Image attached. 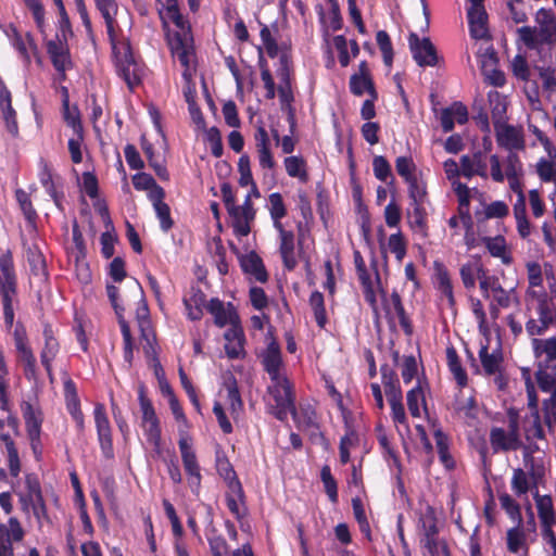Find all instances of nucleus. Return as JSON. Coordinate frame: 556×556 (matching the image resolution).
<instances>
[{"label": "nucleus", "instance_id": "obj_1", "mask_svg": "<svg viewBox=\"0 0 556 556\" xmlns=\"http://www.w3.org/2000/svg\"><path fill=\"white\" fill-rule=\"evenodd\" d=\"M207 312L213 316L217 327L230 325L225 337V352L229 358H238L243 352V329L240 316L232 303L225 304L218 298H213L206 305Z\"/></svg>", "mask_w": 556, "mask_h": 556}, {"label": "nucleus", "instance_id": "obj_2", "mask_svg": "<svg viewBox=\"0 0 556 556\" xmlns=\"http://www.w3.org/2000/svg\"><path fill=\"white\" fill-rule=\"evenodd\" d=\"M266 404L269 412L281 421L286 420L289 414L299 427L312 421L311 416H307V420H301L295 409L293 386L287 377L270 380L267 387Z\"/></svg>", "mask_w": 556, "mask_h": 556}, {"label": "nucleus", "instance_id": "obj_3", "mask_svg": "<svg viewBox=\"0 0 556 556\" xmlns=\"http://www.w3.org/2000/svg\"><path fill=\"white\" fill-rule=\"evenodd\" d=\"M0 300L3 308L4 324L11 329L14 324L15 309L20 306L17 275L11 250L0 255Z\"/></svg>", "mask_w": 556, "mask_h": 556}, {"label": "nucleus", "instance_id": "obj_4", "mask_svg": "<svg viewBox=\"0 0 556 556\" xmlns=\"http://www.w3.org/2000/svg\"><path fill=\"white\" fill-rule=\"evenodd\" d=\"M106 26L108 37L112 47V52L116 59V66L119 75L126 81L127 86L132 89L141 83V70L136 62L130 41L128 39L117 40L114 23V16L103 17Z\"/></svg>", "mask_w": 556, "mask_h": 556}, {"label": "nucleus", "instance_id": "obj_5", "mask_svg": "<svg viewBox=\"0 0 556 556\" xmlns=\"http://www.w3.org/2000/svg\"><path fill=\"white\" fill-rule=\"evenodd\" d=\"M168 47L174 59H177L184 67L182 79L184 87L182 93L187 103L195 102L197 100V88L192 81V66L191 60L194 55L193 47L190 43L189 38L179 33H175L168 36Z\"/></svg>", "mask_w": 556, "mask_h": 556}, {"label": "nucleus", "instance_id": "obj_6", "mask_svg": "<svg viewBox=\"0 0 556 556\" xmlns=\"http://www.w3.org/2000/svg\"><path fill=\"white\" fill-rule=\"evenodd\" d=\"M216 469L218 475L224 479L227 483L228 491L225 494V503L228 510L240 521L241 523V515L239 509V503H243V491L241 482L227 458H217L216 460Z\"/></svg>", "mask_w": 556, "mask_h": 556}, {"label": "nucleus", "instance_id": "obj_7", "mask_svg": "<svg viewBox=\"0 0 556 556\" xmlns=\"http://www.w3.org/2000/svg\"><path fill=\"white\" fill-rule=\"evenodd\" d=\"M480 290L485 299L491 301V315L498 316V307L508 308L518 304L515 288L504 289L495 276L482 277Z\"/></svg>", "mask_w": 556, "mask_h": 556}, {"label": "nucleus", "instance_id": "obj_8", "mask_svg": "<svg viewBox=\"0 0 556 556\" xmlns=\"http://www.w3.org/2000/svg\"><path fill=\"white\" fill-rule=\"evenodd\" d=\"M508 430L495 427L490 432V442L494 452L516 451L521 446L519 435V416L515 409L507 412Z\"/></svg>", "mask_w": 556, "mask_h": 556}, {"label": "nucleus", "instance_id": "obj_9", "mask_svg": "<svg viewBox=\"0 0 556 556\" xmlns=\"http://www.w3.org/2000/svg\"><path fill=\"white\" fill-rule=\"evenodd\" d=\"M138 401L141 410L142 426L144 427L147 440L159 451L162 442V430L160 420L151 400L147 396L146 387L140 384L138 388Z\"/></svg>", "mask_w": 556, "mask_h": 556}, {"label": "nucleus", "instance_id": "obj_10", "mask_svg": "<svg viewBox=\"0 0 556 556\" xmlns=\"http://www.w3.org/2000/svg\"><path fill=\"white\" fill-rule=\"evenodd\" d=\"M519 40L527 49L534 51L536 58H543L545 54L553 53V34L545 27L523 26L517 30Z\"/></svg>", "mask_w": 556, "mask_h": 556}, {"label": "nucleus", "instance_id": "obj_11", "mask_svg": "<svg viewBox=\"0 0 556 556\" xmlns=\"http://www.w3.org/2000/svg\"><path fill=\"white\" fill-rule=\"evenodd\" d=\"M495 140L500 148L508 153H516L526 149V139L522 127L505 124H497L494 127Z\"/></svg>", "mask_w": 556, "mask_h": 556}, {"label": "nucleus", "instance_id": "obj_12", "mask_svg": "<svg viewBox=\"0 0 556 556\" xmlns=\"http://www.w3.org/2000/svg\"><path fill=\"white\" fill-rule=\"evenodd\" d=\"M178 446L181 454V459L186 473L189 477V484L191 488H199L201 484V472L200 466L197 459V455L189 443L188 432L180 430V438Z\"/></svg>", "mask_w": 556, "mask_h": 556}, {"label": "nucleus", "instance_id": "obj_13", "mask_svg": "<svg viewBox=\"0 0 556 556\" xmlns=\"http://www.w3.org/2000/svg\"><path fill=\"white\" fill-rule=\"evenodd\" d=\"M408 42L413 58L419 66H435L438 64L437 49L429 38L420 39L412 33Z\"/></svg>", "mask_w": 556, "mask_h": 556}, {"label": "nucleus", "instance_id": "obj_14", "mask_svg": "<svg viewBox=\"0 0 556 556\" xmlns=\"http://www.w3.org/2000/svg\"><path fill=\"white\" fill-rule=\"evenodd\" d=\"M25 531L16 517L0 523V556H14L13 544L24 539Z\"/></svg>", "mask_w": 556, "mask_h": 556}, {"label": "nucleus", "instance_id": "obj_15", "mask_svg": "<svg viewBox=\"0 0 556 556\" xmlns=\"http://www.w3.org/2000/svg\"><path fill=\"white\" fill-rule=\"evenodd\" d=\"M220 192L231 223L233 235L240 240L243 237V205H236L235 192L230 184H222Z\"/></svg>", "mask_w": 556, "mask_h": 556}, {"label": "nucleus", "instance_id": "obj_16", "mask_svg": "<svg viewBox=\"0 0 556 556\" xmlns=\"http://www.w3.org/2000/svg\"><path fill=\"white\" fill-rule=\"evenodd\" d=\"M532 67L542 80L544 90L553 92L556 90V58L545 54L543 58H532Z\"/></svg>", "mask_w": 556, "mask_h": 556}, {"label": "nucleus", "instance_id": "obj_17", "mask_svg": "<svg viewBox=\"0 0 556 556\" xmlns=\"http://www.w3.org/2000/svg\"><path fill=\"white\" fill-rule=\"evenodd\" d=\"M47 53L54 68H72L73 61L71 58L67 39L64 40L61 33H56L55 40L51 39L47 42Z\"/></svg>", "mask_w": 556, "mask_h": 556}, {"label": "nucleus", "instance_id": "obj_18", "mask_svg": "<svg viewBox=\"0 0 556 556\" xmlns=\"http://www.w3.org/2000/svg\"><path fill=\"white\" fill-rule=\"evenodd\" d=\"M0 112L7 131L14 138L20 134L17 113L12 106V94L5 84L0 80Z\"/></svg>", "mask_w": 556, "mask_h": 556}, {"label": "nucleus", "instance_id": "obj_19", "mask_svg": "<svg viewBox=\"0 0 556 556\" xmlns=\"http://www.w3.org/2000/svg\"><path fill=\"white\" fill-rule=\"evenodd\" d=\"M536 366L556 365V337L533 338L531 341Z\"/></svg>", "mask_w": 556, "mask_h": 556}, {"label": "nucleus", "instance_id": "obj_20", "mask_svg": "<svg viewBox=\"0 0 556 556\" xmlns=\"http://www.w3.org/2000/svg\"><path fill=\"white\" fill-rule=\"evenodd\" d=\"M505 167V180H507L510 190L517 195L525 194L522 190L525 169L519 155L517 153H507Z\"/></svg>", "mask_w": 556, "mask_h": 556}, {"label": "nucleus", "instance_id": "obj_21", "mask_svg": "<svg viewBox=\"0 0 556 556\" xmlns=\"http://www.w3.org/2000/svg\"><path fill=\"white\" fill-rule=\"evenodd\" d=\"M149 200L152 202L156 216L160 220L161 229L167 232L174 225L170 216V208L164 202L165 191L163 188H157L153 192L148 193Z\"/></svg>", "mask_w": 556, "mask_h": 556}, {"label": "nucleus", "instance_id": "obj_22", "mask_svg": "<svg viewBox=\"0 0 556 556\" xmlns=\"http://www.w3.org/2000/svg\"><path fill=\"white\" fill-rule=\"evenodd\" d=\"M462 175L466 178L479 176L483 179L489 178L488 165L482 160L481 153H476L472 156L463 155L460 157Z\"/></svg>", "mask_w": 556, "mask_h": 556}, {"label": "nucleus", "instance_id": "obj_23", "mask_svg": "<svg viewBox=\"0 0 556 556\" xmlns=\"http://www.w3.org/2000/svg\"><path fill=\"white\" fill-rule=\"evenodd\" d=\"M137 283L138 291L140 293V301L136 309V319L138 321L141 338L147 341L149 348L153 350V344L150 340L149 332L151 330L150 312L144 299L142 287L139 282Z\"/></svg>", "mask_w": 556, "mask_h": 556}, {"label": "nucleus", "instance_id": "obj_24", "mask_svg": "<svg viewBox=\"0 0 556 556\" xmlns=\"http://www.w3.org/2000/svg\"><path fill=\"white\" fill-rule=\"evenodd\" d=\"M263 365L270 380L286 377L280 370L282 366L281 354L279 346L275 342L269 343L264 352Z\"/></svg>", "mask_w": 556, "mask_h": 556}, {"label": "nucleus", "instance_id": "obj_25", "mask_svg": "<svg viewBox=\"0 0 556 556\" xmlns=\"http://www.w3.org/2000/svg\"><path fill=\"white\" fill-rule=\"evenodd\" d=\"M468 23L470 35L475 39H483L488 36L486 20L488 15L484 7L469 8L468 9Z\"/></svg>", "mask_w": 556, "mask_h": 556}, {"label": "nucleus", "instance_id": "obj_26", "mask_svg": "<svg viewBox=\"0 0 556 556\" xmlns=\"http://www.w3.org/2000/svg\"><path fill=\"white\" fill-rule=\"evenodd\" d=\"M21 410L25 421L26 434L41 433L43 414L39 407H35L30 402L23 401Z\"/></svg>", "mask_w": 556, "mask_h": 556}, {"label": "nucleus", "instance_id": "obj_27", "mask_svg": "<svg viewBox=\"0 0 556 556\" xmlns=\"http://www.w3.org/2000/svg\"><path fill=\"white\" fill-rule=\"evenodd\" d=\"M459 274L462 282L467 290H471L476 287L477 279L479 280L480 285L482 281V277L491 276L486 274L482 264L479 261L468 262L462 265Z\"/></svg>", "mask_w": 556, "mask_h": 556}, {"label": "nucleus", "instance_id": "obj_28", "mask_svg": "<svg viewBox=\"0 0 556 556\" xmlns=\"http://www.w3.org/2000/svg\"><path fill=\"white\" fill-rule=\"evenodd\" d=\"M206 295L200 288H191L189 296L184 299V304L191 320H200L203 316Z\"/></svg>", "mask_w": 556, "mask_h": 556}, {"label": "nucleus", "instance_id": "obj_29", "mask_svg": "<svg viewBox=\"0 0 556 556\" xmlns=\"http://www.w3.org/2000/svg\"><path fill=\"white\" fill-rule=\"evenodd\" d=\"M141 149L148 160L149 166L154 170L161 180H168L169 173L162 160L155 154L153 144L144 137H141Z\"/></svg>", "mask_w": 556, "mask_h": 556}, {"label": "nucleus", "instance_id": "obj_30", "mask_svg": "<svg viewBox=\"0 0 556 556\" xmlns=\"http://www.w3.org/2000/svg\"><path fill=\"white\" fill-rule=\"evenodd\" d=\"M380 248L383 256L386 257L387 251L393 253L399 263H402L406 255L407 242L401 231L392 233L387 243L380 240Z\"/></svg>", "mask_w": 556, "mask_h": 556}, {"label": "nucleus", "instance_id": "obj_31", "mask_svg": "<svg viewBox=\"0 0 556 556\" xmlns=\"http://www.w3.org/2000/svg\"><path fill=\"white\" fill-rule=\"evenodd\" d=\"M483 242L489 253L493 257H497L502 261L503 264L508 265L513 262V257L510 252L507 249L506 241L504 237L496 236L493 238H484Z\"/></svg>", "mask_w": 556, "mask_h": 556}, {"label": "nucleus", "instance_id": "obj_32", "mask_svg": "<svg viewBox=\"0 0 556 556\" xmlns=\"http://www.w3.org/2000/svg\"><path fill=\"white\" fill-rule=\"evenodd\" d=\"M245 274H250L257 282L265 283L268 281V273L262 258L251 251L245 254Z\"/></svg>", "mask_w": 556, "mask_h": 556}, {"label": "nucleus", "instance_id": "obj_33", "mask_svg": "<svg viewBox=\"0 0 556 556\" xmlns=\"http://www.w3.org/2000/svg\"><path fill=\"white\" fill-rule=\"evenodd\" d=\"M223 386L227 392V401L229 403L231 413L233 414L241 408L242 400L238 381L232 375V372L228 371L224 375Z\"/></svg>", "mask_w": 556, "mask_h": 556}, {"label": "nucleus", "instance_id": "obj_34", "mask_svg": "<svg viewBox=\"0 0 556 556\" xmlns=\"http://www.w3.org/2000/svg\"><path fill=\"white\" fill-rule=\"evenodd\" d=\"M387 314L391 318H397L400 325L404 328L406 333H410V325L408 318L405 315L404 307L401 302V298L396 292H393L387 301Z\"/></svg>", "mask_w": 556, "mask_h": 556}, {"label": "nucleus", "instance_id": "obj_35", "mask_svg": "<svg viewBox=\"0 0 556 556\" xmlns=\"http://www.w3.org/2000/svg\"><path fill=\"white\" fill-rule=\"evenodd\" d=\"M536 367L535 378L541 390L549 392L551 394H556V365Z\"/></svg>", "mask_w": 556, "mask_h": 556}, {"label": "nucleus", "instance_id": "obj_36", "mask_svg": "<svg viewBox=\"0 0 556 556\" xmlns=\"http://www.w3.org/2000/svg\"><path fill=\"white\" fill-rule=\"evenodd\" d=\"M9 367L5 362V356L2 346L0 345V409L3 412H10L9 401Z\"/></svg>", "mask_w": 556, "mask_h": 556}, {"label": "nucleus", "instance_id": "obj_37", "mask_svg": "<svg viewBox=\"0 0 556 556\" xmlns=\"http://www.w3.org/2000/svg\"><path fill=\"white\" fill-rule=\"evenodd\" d=\"M280 238L279 252L287 269L292 270L296 265L294 256V235L293 232L283 233Z\"/></svg>", "mask_w": 556, "mask_h": 556}, {"label": "nucleus", "instance_id": "obj_38", "mask_svg": "<svg viewBox=\"0 0 556 556\" xmlns=\"http://www.w3.org/2000/svg\"><path fill=\"white\" fill-rule=\"evenodd\" d=\"M534 498L541 523L546 526L554 525L555 513L552 497L548 495H540L538 492H535Z\"/></svg>", "mask_w": 556, "mask_h": 556}, {"label": "nucleus", "instance_id": "obj_39", "mask_svg": "<svg viewBox=\"0 0 556 556\" xmlns=\"http://www.w3.org/2000/svg\"><path fill=\"white\" fill-rule=\"evenodd\" d=\"M479 357L486 375H494L500 370L502 363V354L500 351L490 353L488 346L482 345L479 351Z\"/></svg>", "mask_w": 556, "mask_h": 556}, {"label": "nucleus", "instance_id": "obj_40", "mask_svg": "<svg viewBox=\"0 0 556 556\" xmlns=\"http://www.w3.org/2000/svg\"><path fill=\"white\" fill-rule=\"evenodd\" d=\"M381 371L389 404L394 403V401L402 402V391L399 386V381L396 380L395 374L392 370H389L387 367H382Z\"/></svg>", "mask_w": 556, "mask_h": 556}, {"label": "nucleus", "instance_id": "obj_41", "mask_svg": "<svg viewBox=\"0 0 556 556\" xmlns=\"http://www.w3.org/2000/svg\"><path fill=\"white\" fill-rule=\"evenodd\" d=\"M255 141L258 151L260 163L263 167L271 168L274 161L268 148L267 132L263 127H260L255 134Z\"/></svg>", "mask_w": 556, "mask_h": 556}, {"label": "nucleus", "instance_id": "obj_42", "mask_svg": "<svg viewBox=\"0 0 556 556\" xmlns=\"http://www.w3.org/2000/svg\"><path fill=\"white\" fill-rule=\"evenodd\" d=\"M437 287L450 307L455 305L453 286L448 273L443 267H439L435 274Z\"/></svg>", "mask_w": 556, "mask_h": 556}, {"label": "nucleus", "instance_id": "obj_43", "mask_svg": "<svg viewBox=\"0 0 556 556\" xmlns=\"http://www.w3.org/2000/svg\"><path fill=\"white\" fill-rule=\"evenodd\" d=\"M407 406L413 417H420L422 410H427L425 394L420 386L407 392Z\"/></svg>", "mask_w": 556, "mask_h": 556}, {"label": "nucleus", "instance_id": "obj_44", "mask_svg": "<svg viewBox=\"0 0 556 556\" xmlns=\"http://www.w3.org/2000/svg\"><path fill=\"white\" fill-rule=\"evenodd\" d=\"M12 45L18 51L21 56L24 59L26 64L30 63V55L28 53V46L34 51L37 50V45L33 36L27 33L26 40L22 37V35L17 31L16 28L13 29Z\"/></svg>", "mask_w": 556, "mask_h": 556}, {"label": "nucleus", "instance_id": "obj_45", "mask_svg": "<svg viewBox=\"0 0 556 556\" xmlns=\"http://www.w3.org/2000/svg\"><path fill=\"white\" fill-rule=\"evenodd\" d=\"M446 361L450 371L453 374L457 383L460 387H465L467 384V374L463 369L459 357L454 348H448L446 350Z\"/></svg>", "mask_w": 556, "mask_h": 556}, {"label": "nucleus", "instance_id": "obj_46", "mask_svg": "<svg viewBox=\"0 0 556 556\" xmlns=\"http://www.w3.org/2000/svg\"><path fill=\"white\" fill-rule=\"evenodd\" d=\"M525 435L528 441L543 440L544 431L541 425L539 412H531L525 420Z\"/></svg>", "mask_w": 556, "mask_h": 556}, {"label": "nucleus", "instance_id": "obj_47", "mask_svg": "<svg viewBox=\"0 0 556 556\" xmlns=\"http://www.w3.org/2000/svg\"><path fill=\"white\" fill-rule=\"evenodd\" d=\"M350 89L355 96H363L365 92H368L372 99H377L371 77L352 75Z\"/></svg>", "mask_w": 556, "mask_h": 556}, {"label": "nucleus", "instance_id": "obj_48", "mask_svg": "<svg viewBox=\"0 0 556 556\" xmlns=\"http://www.w3.org/2000/svg\"><path fill=\"white\" fill-rule=\"evenodd\" d=\"M433 437L435 440V445L438 448V453L440 456V459L442 464L446 468H453L454 467V460L452 456L448 453V440L447 437L442 432L440 428H435L433 431Z\"/></svg>", "mask_w": 556, "mask_h": 556}, {"label": "nucleus", "instance_id": "obj_49", "mask_svg": "<svg viewBox=\"0 0 556 556\" xmlns=\"http://www.w3.org/2000/svg\"><path fill=\"white\" fill-rule=\"evenodd\" d=\"M534 169L542 182H552L556 179V160L540 157Z\"/></svg>", "mask_w": 556, "mask_h": 556}, {"label": "nucleus", "instance_id": "obj_50", "mask_svg": "<svg viewBox=\"0 0 556 556\" xmlns=\"http://www.w3.org/2000/svg\"><path fill=\"white\" fill-rule=\"evenodd\" d=\"M506 156L501 159L498 154L489 156V177L496 184H503L506 177Z\"/></svg>", "mask_w": 556, "mask_h": 556}, {"label": "nucleus", "instance_id": "obj_51", "mask_svg": "<svg viewBox=\"0 0 556 556\" xmlns=\"http://www.w3.org/2000/svg\"><path fill=\"white\" fill-rule=\"evenodd\" d=\"M15 198L23 212L25 219L29 224H35L38 218V214L35 207L33 206L29 194L23 189H17L15 191Z\"/></svg>", "mask_w": 556, "mask_h": 556}, {"label": "nucleus", "instance_id": "obj_52", "mask_svg": "<svg viewBox=\"0 0 556 556\" xmlns=\"http://www.w3.org/2000/svg\"><path fill=\"white\" fill-rule=\"evenodd\" d=\"M425 556H448L447 546L439 541L434 534L427 533L422 540Z\"/></svg>", "mask_w": 556, "mask_h": 556}, {"label": "nucleus", "instance_id": "obj_53", "mask_svg": "<svg viewBox=\"0 0 556 556\" xmlns=\"http://www.w3.org/2000/svg\"><path fill=\"white\" fill-rule=\"evenodd\" d=\"M285 167L289 176L307 181L308 176L305 169V162L299 156H289L285 160Z\"/></svg>", "mask_w": 556, "mask_h": 556}, {"label": "nucleus", "instance_id": "obj_54", "mask_svg": "<svg viewBox=\"0 0 556 556\" xmlns=\"http://www.w3.org/2000/svg\"><path fill=\"white\" fill-rule=\"evenodd\" d=\"M60 344L56 339L45 341V346L40 353V361L48 375L52 371V362L56 357Z\"/></svg>", "mask_w": 556, "mask_h": 556}, {"label": "nucleus", "instance_id": "obj_55", "mask_svg": "<svg viewBox=\"0 0 556 556\" xmlns=\"http://www.w3.org/2000/svg\"><path fill=\"white\" fill-rule=\"evenodd\" d=\"M309 306L314 313L315 320L319 327L327 323L324 295L319 291H314L309 296Z\"/></svg>", "mask_w": 556, "mask_h": 556}, {"label": "nucleus", "instance_id": "obj_56", "mask_svg": "<svg viewBox=\"0 0 556 556\" xmlns=\"http://www.w3.org/2000/svg\"><path fill=\"white\" fill-rule=\"evenodd\" d=\"M53 3L56 7V10L59 12V25H58V33H61V36L64 40L68 38V36H73L72 25L68 17V14L66 12L65 5L63 3V0H53Z\"/></svg>", "mask_w": 556, "mask_h": 556}, {"label": "nucleus", "instance_id": "obj_57", "mask_svg": "<svg viewBox=\"0 0 556 556\" xmlns=\"http://www.w3.org/2000/svg\"><path fill=\"white\" fill-rule=\"evenodd\" d=\"M491 98V115L493 121V126L496 127V125L505 124V114H506V101L497 93L490 94Z\"/></svg>", "mask_w": 556, "mask_h": 556}, {"label": "nucleus", "instance_id": "obj_58", "mask_svg": "<svg viewBox=\"0 0 556 556\" xmlns=\"http://www.w3.org/2000/svg\"><path fill=\"white\" fill-rule=\"evenodd\" d=\"M320 478H321V481L324 483L325 492L327 493L329 500L332 503H337L338 502L337 482H336L333 476L331 475V470H330V467L328 465H325L321 468Z\"/></svg>", "mask_w": 556, "mask_h": 556}, {"label": "nucleus", "instance_id": "obj_59", "mask_svg": "<svg viewBox=\"0 0 556 556\" xmlns=\"http://www.w3.org/2000/svg\"><path fill=\"white\" fill-rule=\"evenodd\" d=\"M123 337V357L124 361L131 366L134 359V338L131 336L129 324L122 323Z\"/></svg>", "mask_w": 556, "mask_h": 556}, {"label": "nucleus", "instance_id": "obj_60", "mask_svg": "<svg viewBox=\"0 0 556 556\" xmlns=\"http://www.w3.org/2000/svg\"><path fill=\"white\" fill-rule=\"evenodd\" d=\"M510 68L516 78L528 81L530 79V67L526 56L517 54L510 62Z\"/></svg>", "mask_w": 556, "mask_h": 556}, {"label": "nucleus", "instance_id": "obj_61", "mask_svg": "<svg viewBox=\"0 0 556 556\" xmlns=\"http://www.w3.org/2000/svg\"><path fill=\"white\" fill-rule=\"evenodd\" d=\"M64 122L68 127L73 129L74 132H83L84 127L80 118V113L77 105L71 108L67 105V109H62Z\"/></svg>", "mask_w": 556, "mask_h": 556}, {"label": "nucleus", "instance_id": "obj_62", "mask_svg": "<svg viewBox=\"0 0 556 556\" xmlns=\"http://www.w3.org/2000/svg\"><path fill=\"white\" fill-rule=\"evenodd\" d=\"M511 489L516 495H525L530 489V480L522 469H515L511 478Z\"/></svg>", "mask_w": 556, "mask_h": 556}, {"label": "nucleus", "instance_id": "obj_63", "mask_svg": "<svg viewBox=\"0 0 556 556\" xmlns=\"http://www.w3.org/2000/svg\"><path fill=\"white\" fill-rule=\"evenodd\" d=\"M132 185L136 190H149V192L162 188L150 174L143 172L132 176Z\"/></svg>", "mask_w": 556, "mask_h": 556}, {"label": "nucleus", "instance_id": "obj_64", "mask_svg": "<svg viewBox=\"0 0 556 556\" xmlns=\"http://www.w3.org/2000/svg\"><path fill=\"white\" fill-rule=\"evenodd\" d=\"M207 541L213 556H229V546L222 535H217L213 532L207 535Z\"/></svg>", "mask_w": 556, "mask_h": 556}]
</instances>
